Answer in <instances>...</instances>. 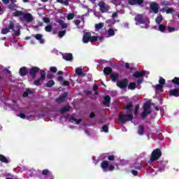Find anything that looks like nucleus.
I'll use <instances>...</instances> for the list:
<instances>
[{"label":"nucleus","mask_w":179,"mask_h":179,"mask_svg":"<svg viewBox=\"0 0 179 179\" xmlns=\"http://www.w3.org/2000/svg\"><path fill=\"white\" fill-rule=\"evenodd\" d=\"M118 120L121 124H125V122H128V121H132V120H134V115L120 113L118 115Z\"/></svg>","instance_id":"obj_1"},{"label":"nucleus","mask_w":179,"mask_h":179,"mask_svg":"<svg viewBox=\"0 0 179 179\" xmlns=\"http://www.w3.org/2000/svg\"><path fill=\"white\" fill-rule=\"evenodd\" d=\"M162 157V150L159 148H157L153 150L150 155V162L153 163V162H156L159 160Z\"/></svg>","instance_id":"obj_2"},{"label":"nucleus","mask_w":179,"mask_h":179,"mask_svg":"<svg viewBox=\"0 0 179 179\" xmlns=\"http://www.w3.org/2000/svg\"><path fill=\"white\" fill-rule=\"evenodd\" d=\"M101 168L103 171H114V170H115V166L113 164H110V162L108 161H103L101 163Z\"/></svg>","instance_id":"obj_3"},{"label":"nucleus","mask_w":179,"mask_h":179,"mask_svg":"<svg viewBox=\"0 0 179 179\" xmlns=\"http://www.w3.org/2000/svg\"><path fill=\"white\" fill-rule=\"evenodd\" d=\"M98 6L99 7V10L101 13H107L110 9L111 7L103 1H99L98 3Z\"/></svg>","instance_id":"obj_4"},{"label":"nucleus","mask_w":179,"mask_h":179,"mask_svg":"<svg viewBox=\"0 0 179 179\" xmlns=\"http://www.w3.org/2000/svg\"><path fill=\"white\" fill-rule=\"evenodd\" d=\"M40 75L41 76L34 82V85H35V86H41L43 85V81L45 80L46 74L44 70H41Z\"/></svg>","instance_id":"obj_5"},{"label":"nucleus","mask_w":179,"mask_h":179,"mask_svg":"<svg viewBox=\"0 0 179 179\" xmlns=\"http://www.w3.org/2000/svg\"><path fill=\"white\" fill-rule=\"evenodd\" d=\"M134 20L136 22V26H141V24H145L146 20L143 14H138L135 16Z\"/></svg>","instance_id":"obj_6"},{"label":"nucleus","mask_w":179,"mask_h":179,"mask_svg":"<svg viewBox=\"0 0 179 179\" xmlns=\"http://www.w3.org/2000/svg\"><path fill=\"white\" fill-rule=\"evenodd\" d=\"M128 83H129L128 78H123L122 80H117L116 85L117 87H120V89H127V87H128Z\"/></svg>","instance_id":"obj_7"},{"label":"nucleus","mask_w":179,"mask_h":179,"mask_svg":"<svg viewBox=\"0 0 179 179\" xmlns=\"http://www.w3.org/2000/svg\"><path fill=\"white\" fill-rule=\"evenodd\" d=\"M39 71H40V68L37 66H33L29 69L28 75L32 79H36V78L37 77V73H38Z\"/></svg>","instance_id":"obj_8"},{"label":"nucleus","mask_w":179,"mask_h":179,"mask_svg":"<svg viewBox=\"0 0 179 179\" xmlns=\"http://www.w3.org/2000/svg\"><path fill=\"white\" fill-rule=\"evenodd\" d=\"M150 8L153 12V13H159V4L156 2H152L150 4Z\"/></svg>","instance_id":"obj_9"},{"label":"nucleus","mask_w":179,"mask_h":179,"mask_svg":"<svg viewBox=\"0 0 179 179\" xmlns=\"http://www.w3.org/2000/svg\"><path fill=\"white\" fill-rule=\"evenodd\" d=\"M92 36V33L85 32L83 36V41L85 44H87L89 41H90V37Z\"/></svg>","instance_id":"obj_10"},{"label":"nucleus","mask_w":179,"mask_h":179,"mask_svg":"<svg viewBox=\"0 0 179 179\" xmlns=\"http://www.w3.org/2000/svg\"><path fill=\"white\" fill-rule=\"evenodd\" d=\"M123 110H126L127 113H132V111H134V102H129L127 105L123 108Z\"/></svg>","instance_id":"obj_11"},{"label":"nucleus","mask_w":179,"mask_h":179,"mask_svg":"<svg viewBox=\"0 0 179 179\" xmlns=\"http://www.w3.org/2000/svg\"><path fill=\"white\" fill-rule=\"evenodd\" d=\"M19 73L21 76H26L29 75V69L26 66H23L20 69Z\"/></svg>","instance_id":"obj_12"},{"label":"nucleus","mask_w":179,"mask_h":179,"mask_svg":"<svg viewBox=\"0 0 179 179\" xmlns=\"http://www.w3.org/2000/svg\"><path fill=\"white\" fill-rule=\"evenodd\" d=\"M68 94L66 93L62 94L60 95L58 98L56 99V102L57 103H64L66 100Z\"/></svg>","instance_id":"obj_13"},{"label":"nucleus","mask_w":179,"mask_h":179,"mask_svg":"<svg viewBox=\"0 0 179 179\" xmlns=\"http://www.w3.org/2000/svg\"><path fill=\"white\" fill-rule=\"evenodd\" d=\"M129 5H142L143 3V0H127Z\"/></svg>","instance_id":"obj_14"},{"label":"nucleus","mask_w":179,"mask_h":179,"mask_svg":"<svg viewBox=\"0 0 179 179\" xmlns=\"http://www.w3.org/2000/svg\"><path fill=\"white\" fill-rule=\"evenodd\" d=\"M169 96L179 97V88H175L169 91Z\"/></svg>","instance_id":"obj_15"},{"label":"nucleus","mask_w":179,"mask_h":179,"mask_svg":"<svg viewBox=\"0 0 179 179\" xmlns=\"http://www.w3.org/2000/svg\"><path fill=\"white\" fill-rule=\"evenodd\" d=\"M146 75V71H136L134 73H133L132 76L133 78H143Z\"/></svg>","instance_id":"obj_16"},{"label":"nucleus","mask_w":179,"mask_h":179,"mask_svg":"<svg viewBox=\"0 0 179 179\" xmlns=\"http://www.w3.org/2000/svg\"><path fill=\"white\" fill-rule=\"evenodd\" d=\"M63 59H65V61H73V56L72 55V53H65L62 55Z\"/></svg>","instance_id":"obj_17"},{"label":"nucleus","mask_w":179,"mask_h":179,"mask_svg":"<svg viewBox=\"0 0 179 179\" xmlns=\"http://www.w3.org/2000/svg\"><path fill=\"white\" fill-rule=\"evenodd\" d=\"M22 19L25 20L26 22H33V15L30 13H24V15L22 16Z\"/></svg>","instance_id":"obj_18"},{"label":"nucleus","mask_w":179,"mask_h":179,"mask_svg":"<svg viewBox=\"0 0 179 179\" xmlns=\"http://www.w3.org/2000/svg\"><path fill=\"white\" fill-rule=\"evenodd\" d=\"M24 15V13L22 10H16L13 13V15L14 17H20V19H23V16Z\"/></svg>","instance_id":"obj_19"},{"label":"nucleus","mask_w":179,"mask_h":179,"mask_svg":"<svg viewBox=\"0 0 179 179\" xmlns=\"http://www.w3.org/2000/svg\"><path fill=\"white\" fill-rule=\"evenodd\" d=\"M110 101H111V97L108 95H106L103 98V106H106V107H110Z\"/></svg>","instance_id":"obj_20"},{"label":"nucleus","mask_w":179,"mask_h":179,"mask_svg":"<svg viewBox=\"0 0 179 179\" xmlns=\"http://www.w3.org/2000/svg\"><path fill=\"white\" fill-rule=\"evenodd\" d=\"M15 2H16V0H13V1H11V3L8 6V9H9L10 10H16V9L17 8V5H16Z\"/></svg>","instance_id":"obj_21"},{"label":"nucleus","mask_w":179,"mask_h":179,"mask_svg":"<svg viewBox=\"0 0 179 179\" xmlns=\"http://www.w3.org/2000/svg\"><path fill=\"white\" fill-rule=\"evenodd\" d=\"M103 73L106 75V76H110L113 74V69L111 67H105L103 69Z\"/></svg>","instance_id":"obj_22"},{"label":"nucleus","mask_w":179,"mask_h":179,"mask_svg":"<svg viewBox=\"0 0 179 179\" xmlns=\"http://www.w3.org/2000/svg\"><path fill=\"white\" fill-rule=\"evenodd\" d=\"M112 82H118V79L120 78L119 73H112L110 76Z\"/></svg>","instance_id":"obj_23"},{"label":"nucleus","mask_w":179,"mask_h":179,"mask_svg":"<svg viewBox=\"0 0 179 179\" xmlns=\"http://www.w3.org/2000/svg\"><path fill=\"white\" fill-rule=\"evenodd\" d=\"M35 38L36 40H38V41H39V43L41 44H44L45 43V40L44 38H43V35L40 34H37L35 35Z\"/></svg>","instance_id":"obj_24"},{"label":"nucleus","mask_w":179,"mask_h":179,"mask_svg":"<svg viewBox=\"0 0 179 179\" xmlns=\"http://www.w3.org/2000/svg\"><path fill=\"white\" fill-rule=\"evenodd\" d=\"M159 31L161 33H166V30H167V27L163 24H159L158 27Z\"/></svg>","instance_id":"obj_25"},{"label":"nucleus","mask_w":179,"mask_h":179,"mask_svg":"<svg viewBox=\"0 0 179 179\" xmlns=\"http://www.w3.org/2000/svg\"><path fill=\"white\" fill-rule=\"evenodd\" d=\"M54 85H55V82L54 81V80H50L48 83H45L43 86L44 87H52Z\"/></svg>","instance_id":"obj_26"},{"label":"nucleus","mask_w":179,"mask_h":179,"mask_svg":"<svg viewBox=\"0 0 179 179\" xmlns=\"http://www.w3.org/2000/svg\"><path fill=\"white\" fill-rule=\"evenodd\" d=\"M138 134L140 136H142L143 134H145V127H143V125H139L138 127Z\"/></svg>","instance_id":"obj_27"},{"label":"nucleus","mask_w":179,"mask_h":179,"mask_svg":"<svg viewBox=\"0 0 179 179\" xmlns=\"http://www.w3.org/2000/svg\"><path fill=\"white\" fill-rule=\"evenodd\" d=\"M152 113V110H143V113H141L142 120H145L147 115Z\"/></svg>","instance_id":"obj_28"},{"label":"nucleus","mask_w":179,"mask_h":179,"mask_svg":"<svg viewBox=\"0 0 179 179\" xmlns=\"http://www.w3.org/2000/svg\"><path fill=\"white\" fill-rule=\"evenodd\" d=\"M69 110H71V106H66L60 109V113H61V114H65V113H68V111H69Z\"/></svg>","instance_id":"obj_29"},{"label":"nucleus","mask_w":179,"mask_h":179,"mask_svg":"<svg viewBox=\"0 0 179 179\" xmlns=\"http://www.w3.org/2000/svg\"><path fill=\"white\" fill-rule=\"evenodd\" d=\"M151 103L150 101L145 102L143 106V110L150 111Z\"/></svg>","instance_id":"obj_30"},{"label":"nucleus","mask_w":179,"mask_h":179,"mask_svg":"<svg viewBox=\"0 0 179 179\" xmlns=\"http://www.w3.org/2000/svg\"><path fill=\"white\" fill-rule=\"evenodd\" d=\"M132 169H135L136 170H141L142 169V164L135 162L132 165Z\"/></svg>","instance_id":"obj_31"},{"label":"nucleus","mask_w":179,"mask_h":179,"mask_svg":"<svg viewBox=\"0 0 179 179\" xmlns=\"http://www.w3.org/2000/svg\"><path fill=\"white\" fill-rule=\"evenodd\" d=\"M0 162H1L2 163H6V164L9 163V161L8 160L6 157H5V155H1V154H0Z\"/></svg>","instance_id":"obj_32"},{"label":"nucleus","mask_w":179,"mask_h":179,"mask_svg":"<svg viewBox=\"0 0 179 179\" xmlns=\"http://www.w3.org/2000/svg\"><path fill=\"white\" fill-rule=\"evenodd\" d=\"M128 89L129 90H135V89H136V83H130L128 85Z\"/></svg>","instance_id":"obj_33"},{"label":"nucleus","mask_w":179,"mask_h":179,"mask_svg":"<svg viewBox=\"0 0 179 179\" xmlns=\"http://www.w3.org/2000/svg\"><path fill=\"white\" fill-rule=\"evenodd\" d=\"M29 94H33V92L30 89H27L22 94V97H28Z\"/></svg>","instance_id":"obj_34"},{"label":"nucleus","mask_w":179,"mask_h":179,"mask_svg":"<svg viewBox=\"0 0 179 179\" xmlns=\"http://www.w3.org/2000/svg\"><path fill=\"white\" fill-rule=\"evenodd\" d=\"M59 24L61 26L62 29H66L68 27V24L64 22V20H60L59 21Z\"/></svg>","instance_id":"obj_35"},{"label":"nucleus","mask_w":179,"mask_h":179,"mask_svg":"<svg viewBox=\"0 0 179 179\" xmlns=\"http://www.w3.org/2000/svg\"><path fill=\"white\" fill-rule=\"evenodd\" d=\"M108 37H113V36H115V31H114V29L110 28L108 30Z\"/></svg>","instance_id":"obj_36"},{"label":"nucleus","mask_w":179,"mask_h":179,"mask_svg":"<svg viewBox=\"0 0 179 179\" xmlns=\"http://www.w3.org/2000/svg\"><path fill=\"white\" fill-rule=\"evenodd\" d=\"M57 2H58L59 3H62L63 5H65L66 6H69V0H57Z\"/></svg>","instance_id":"obj_37"},{"label":"nucleus","mask_w":179,"mask_h":179,"mask_svg":"<svg viewBox=\"0 0 179 179\" xmlns=\"http://www.w3.org/2000/svg\"><path fill=\"white\" fill-rule=\"evenodd\" d=\"M155 22L157 24H162V22H163V16L160 15L157 17V18L155 19Z\"/></svg>","instance_id":"obj_38"},{"label":"nucleus","mask_w":179,"mask_h":179,"mask_svg":"<svg viewBox=\"0 0 179 179\" xmlns=\"http://www.w3.org/2000/svg\"><path fill=\"white\" fill-rule=\"evenodd\" d=\"M172 83L173 85H176V86H179V78L178 77H175L172 80Z\"/></svg>","instance_id":"obj_39"},{"label":"nucleus","mask_w":179,"mask_h":179,"mask_svg":"<svg viewBox=\"0 0 179 179\" xmlns=\"http://www.w3.org/2000/svg\"><path fill=\"white\" fill-rule=\"evenodd\" d=\"M10 30H13L15 29V22L13 21L10 20L9 21V24L8 27Z\"/></svg>","instance_id":"obj_40"},{"label":"nucleus","mask_w":179,"mask_h":179,"mask_svg":"<svg viewBox=\"0 0 179 179\" xmlns=\"http://www.w3.org/2000/svg\"><path fill=\"white\" fill-rule=\"evenodd\" d=\"M103 27H104V23L103 22H100L95 25V29H96V30H100V29H103Z\"/></svg>","instance_id":"obj_41"},{"label":"nucleus","mask_w":179,"mask_h":179,"mask_svg":"<svg viewBox=\"0 0 179 179\" xmlns=\"http://www.w3.org/2000/svg\"><path fill=\"white\" fill-rule=\"evenodd\" d=\"M75 72L77 75H78V76H80L83 73V70H82L80 68H77L76 69Z\"/></svg>","instance_id":"obj_42"},{"label":"nucleus","mask_w":179,"mask_h":179,"mask_svg":"<svg viewBox=\"0 0 179 179\" xmlns=\"http://www.w3.org/2000/svg\"><path fill=\"white\" fill-rule=\"evenodd\" d=\"M99 40V36H93L90 37V43H96Z\"/></svg>","instance_id":"obj_43"},{"label":"nucleus","mask_w":179,"mask_h":179,"mask_svg":"<svg viewBox=\"0 0 179 179\" xmlns=\"http://www.w3.org/2000/svg\"><path fill=\"white\" fill-rule=\"evenodd\" d=\"M65 34H66V30L60 31L58 33V36L60 38H62Z\"/></svg>","instance_id":"obj_44"},{"label":"nucleus","mask_w":179,"mask_h":179,"mask_svg":"<svg viewBox=\"0 0 179 179\" xmlns=\"http://www.w3.org/2000/svg\"><path fill=\"white\" fill-rule=\"evenodd\" d=\"M10 31L8 27L3 28L1 29V34H8Z\"/></svg>","instance_id":"obj_45"},{"label":"nucleus","mask_w":179,"mask_h":179,"mask_svg":"<svg viewBox=\"0 0 179 179\" xmlns=\"http://www.w3.org/2000/svg\"><path fill=\"white\" fill-rule=\"evenodd\" d=\"M45 31H48V33H50L52 31V26L51 24H48L45 27Z\"/></svg>","instance_id":"obj_46"},{"label":"nucleus","mask_w":179,"mask_h":179,"mask_svg":"<svg viewBox=\"0 0 179 179\" xmlns=\"http://www.w3.org/2000/svg\"><path fill=\"white\" fill-rule=\"evenodd\" d=\"M159 85L163 86L164 85H166V80L163 78V77H160L159 80Z\"/></svg>","instance_id":"obj_47"},{"label":"nucleus","mask_w":179,"mask_h":179,"mask_svg":"<svg viewBox=\"0 0 179 179\" xmlns=\"http://www.w3.org/2000/svg\"><path fill=\"white\" fill-rule=\"evenodd\" d=\"M66 17H67V20H72V19L75 17V14L73 13H69Z\"/></svg>","instance_id":"obj_48"},{"label":"nucleus","mask_w":179,"mask_h":179,"mask_svg":"<svg viewBox=\"0 0 179 179\" xmlns=\"http://www.w3.org/2000/svg\"><path fill=\"white\" fill-rule=\"evenodd\" d=\"M124 66L126 69H129L130 71H134V66H129V63H125Z\"/></svg>","instance_id":"obj_49"},{"label":"nucleus","mask_w":179,"mask_h":179,"mask_svg":"<svg viewBox=\"0 0 179 179\" xmlns=\"http://www.w3.org/2000/svg\"><path fill=\"white\" fill-rule=\"evenodd\" d=\"M71 120H72L73 121H74L77 124H80V122H82V119H76L73 117H71Z\"/></svg>","instance_id":"obj_50"},{"label":"nucleus","mask_w":179,"mask_h":179,"mask_svg":"<svg viewBox=\"0 0 179 179\" xmlns=\"http://www.w3.org/2000/svg\"><path fill=\"white\" fill-rule=\"evenodd\" d=\"M161 5L162 6H170V5H171V4L168 1H162Z\"/></svg>","instance_id":"obj_51"},{"label":"nucleus","mask_w":179,"mask_h":179,"mask_svg":"<svg viewBox=\"0 0 179 179\" xmlns=\"http://www.w3.org/2000/svg\"><path fill=\"white\" fill-rule=\"evenodd\" d=\"M155 90H162L163 89V85H161V84H157L155 86Z\"/></svg>","instance_id":"obj_52"},{"label":"nucleus","mask_w":179,"mask_h":179,"mask_svg":"<svg viewBox=\"0 0 179 179\" xmlns=\"http://www.w3.org/2000/svg\"><path fill=\"white\" fill-rule=\"evenodd\" d=\"M102 131L106 132V133L108 132V125H107V124L103 125L102 127Z\"/></svg>","instance_id":"obj_53"},{"label":"nucleus","mask_w":179,"mask_h":179,"mask_svg":"<svg viewBox=\"0 0 179 179\" xmlns=\"http://www.w3.org/2000/svg\"><path fill=\"white\" fill-rule=\"evenodd\" d=\"M50 171L48 169H44L42 171V176H48L50 174Z\"/></svg>","instance_id":"obj_54"},{"label":"nucleus","mask_w":179,"mask_h":179,"mask_svg":"<svg viewBox=\"0 0 179 179\" xmlns=\"http://www.w3.org/2000/svg\"><path fill=\"white\" fill-rule=\"evenodd\" d=\"M13 36H14L15 37H19V36H20V29L15 31Z\"/></svg>","instance_id":"obj_55"},{"label":"nucleus","mask_w":179,"mask_h":179,"mask_svg":"<svg viewBox=\"0 0 179 179\" xmlns=\"http://www.w3.org/2000/svg\"><path fill=\"white\" fill-rule=\"evenodd\" d=\"M138 111H139V104H137L134 108V115H136L138 114Z\"/></svg>","instance_id":"obj_56"},{"label":"nucleus","mask_w":179,"mask_h":179,"mask_svg":"<svg viewBox=\"0 0 179 179\" xmlns=\"http://www.w3.org/2000/svg\"><path fill=\"white\" fill-rule=\"evenodd\" d=\"M50 72H53L54 73H55L57 72V67L52 66V67H50Z\"/></svg>","instance_id":"obj_57"},{"label":"nucleus","mask_w":179,"mask_h":179,"mask_svg":"<svg viewBox=\"0 0 179 179\" xmlns=\"http://www.w3.org/2000/svg\"><path fill=\"white\" fill-rule=\"evenodd\" d=\"M108 159L110 161V162H113V160L115 159V157L114 155H109L108 157Z\"/></svg>","instance_id":"obj_58"},{"label":"nucleus","mask_w":179,"mask_h":179,"mask_svg":"<svg viewBox=\"0 0 179 179\" xmlns=\"http://www.w3.org/2000/svg\"><path fill=\"white\" fill-rule=\"evenodd\" d=\"M175 30H176V28L173 27H168V31H169V33H173V31H174Z\"/></svg>","instance_id":"obj_59"},{"label":"nucleus","mask_w":179,"mask_h":179,"mask_svg":"<svg viewBox=\"0 0 179 179\" xmlns=\"http://www.w3.org/2000/svg\"><path fill=\"white\" fill-rule=\"evenodd\" d=\"M166 12L167 14H170V13H173V12H174V10L173 8H169L166 10Z\"/></svg>","instance_id":"obj_60"},{"label":"nucleus","mask_w":179,"mask_h":179,"mask_svg":"<svg viewBox=\"0 0 179 179\" xmlns=\"http://www.w3.org/2000/svg\"><path fill=\"white\" fill-rule=\"evenodd\" d=\"M1 1L4 3V5H8L9 1H10V2H13V0H1Z\"/></svg>","instance_id":"obj_61"},{"label":"nucleus","mask_w":179,"mask_h":179,"mask_svg":"<svg viewBox=\"0 0 179 179\" xmlns=\"http://www.w3.org/2000/svg\"><path fill=\"white\" fill-rule=\"evenodd\" d=\"M131 173L133 174V176L136 177V176H138V171L133 169V170H131Z\"/></svg>","instance_id":"obj_62"},{"label":"nucleus","mask_w":179,"mask_h":179,"mask_svg":"<svg viewBox=\"0 0 179 179\" xmlns=\"http://www.w3.org/2000/svg\"><path fill=\"white\" fill-rule=\"evenodd\" d=\"M70 85H71V83H69V81L63 82V86H69Z\"/></svg>","instance_id":"obj_63"},{"label":"nucleus","mask_w":179,"mask_h":179,"mask_svg":"<svg viewBox=\"0 0 179 179\" xmlns=\"http://www.w3.org/2000/svg\"><path fill=\"white\" fill-rule=\"evenodd\" d=\"M43 22L45 23H50V18L44 17L43 18Z\"/></svg>","instance_id":"obj_64"}]
</instances>
